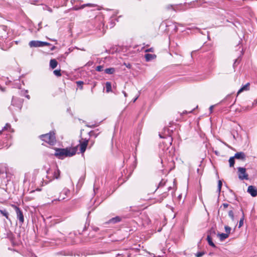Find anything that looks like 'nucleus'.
I'll return each mask as SVG.
<instances>
[{
  "label": "nucleus",
  "mask_w": 257,
  "mask_h": 257,
  "mask_svg": "<svg viewBox=\"0 0 257 257\" xmlns=\"http://www.w3.org/2000/svg\"><path fill=\"white\" fill-rule=\"evenodd\" d=\"M145 51V52H154V48H151L146 49Z\"/></svg>",
  "instance_id": "72a5a7b5"
},
{
  "label": "nucleus",
  "mask_w": 257,
  "mask_h": 257,
  "mask_svg": "<svg viewBox=\"0 0 257 257\" xmlns=\"http://www.w3.org/2000/svg\"><path fill=\"white\" fill-rule=\"evenodd\" d=\"M70 191L67 188H64L60 194L59 200H63L66 199L67 197L70 196Z\"/></svg>",
  "instance_id": "0eeeda50"
},
{
  "label": "nucleus",
  "mask_w": 257,
  "mask_h": 257,
  "mask_svg": "<svg viewBox=\"0 0 257 257\" xmlns=\"http://www.w3.org/2000/svg\"><path fill=\"white\" fill-rule=\"evenodd\" d=\"M166 181L165 180H164V179H162L160 182L159 183V185H158V186L157 187V188L156 189L155 191H156V190L160 187H163L166 184Z\"/></svg>",
  "instance_id": "393cba45"
},
{
  "label": "nucleus",
  "mask_w": 257,
  "mask_h": 257,
  "mask_svg": "<svg viewBox=\"0 0 257 257\" xmlns=\"http://www.w3.org/2000/svg\"><path fill=\"white\" fill-rule=\"evenodd\" d=\"M1 213L5 216L7 219L10 220L9 217V213L7 212V211L6 209H2L0 210Z\"/></svg>",
  "instance_id": "4be33fe9"
},
{
  "label": "nucleus",
  "mask_w": 257,
  "mask_h": 257,
  "mask_svg": "<svg viewBox=\"0 0 257 257\" xmlns=\"http://www.w3.org/2000/svg\"><path fill=\"white\" fill-rule=\"evenodd\" d=\"M83 8H81V6L80 7H78L77 6H74L73 8H72V10L74 11H78L81 9H83Z\"/></svg>",
  "instance_id": "2f4dec72"
},
{
  "label": "nucleus",
  "mask_w": 257,
  "mask_h": 257,
  "mask_svg": "<svg viewBox=\"0 0 257 257\" xmlns=\"http://www.w3.org/2000/svg\"><path fill=\"white\" fill-rule=\"evenodd\" d=\"M57 65H58V63L55 59H51L50 60V66L52 69L55 68L57 67Z\"/></svg>",
  "instance_id": "2eb2a0df"
},
{
  "label": "nucleus",
  "mask_w": 257,
  "mask_h": 257,
  "mask_svg": "<svg viewBox=\"0 0 257 257\" xmlns=\"http://www.w3.org/2000/svg\"><path fill=\"white\" fill-rule=\"evenodd\" d=\"M167 195H168V194H167L166 193H163V194H162V199H161V201L162 200H163V198H164L166 197V196H167Z\"/></svg>",
  "instance_id": "c9c22d12"
},
{
  "label": "nucleus",
  "mask_w": 257,
  "mask_h": 257,
  "mask_svg": "<svg viewBox=\"0 0 257 257\" xmlns=\"http://www.w3.org/2000/svg\"><path fill=\"white\" fill-rule=\"evenodd\" d=\"M235 158L234 157H231L229 158L228 162L229 163V167H233L234 166V163H235Z\"/></svg>",
  "instance_id": "5701e85b"
},
{
  "label": "nucleus",
  "mask_w": 257,
  "mask_h": 257,
  "mask_svg": "<svg viewBox=\"0 0 257 257\" xmlns=\"http://www.w3.org/2000/svg\"><path fill=\"white\" fill-rule=\"evenodd\" d=\"M77 1H80V2H81V1H80V0H71V3L73 5V4H74L76 2H77Z\"/></svg>",
  "instance_id": "ea45409f"
},
{
  "label": "nucleus",
  "mask_w": 257,
  "mask_h": 257,
  "mask_svg": "<svg viewBox=\"0 0 257 257\" xmlns=\"http://www.w3.org/2000/svg\"><path fill=\"white\" fill-rule=\"evenodd\" d=\"M243 220H244V213L242 212V216L240 218V219L239 220V226H238L239 228L241 227L243 225Z\"/></svg>",
  "instance_id": "bb28decb"
},
{
  "label": "nucleus",
  "mask_w": 257,
  "mask_h": 257,
  "mask_svg": "<svg viewBox=\"0 0 257 257\" xmlns=\"http://www.w3.org/2000/svg\"><path fill=\"white\" fill-rule=\"evenodd\" d=\"M231 95H228L226 97V98L223 100V101H224V100H227V99H229L230 98H231Z\"/></svg>",
  "instance_id": "79ce46f5"
},
{
  "label": "nucleus",
  "mask_w": 257,
  "mask_h": 257,
  "mask_svg": "<svg viewBox=\"0 0 257 257\" xmlns=\"http://www.w3.org/2000/svg\"><path fill=\"white\" fill-rule=\"evenodd\" d=\"M42 44H43V47H44L45 46L50 45V43H47V42H42Z\"/></svg>",
  "instance_id": "4c0bfd02"
},
{
  "label": "nucleus",
  "mask_w": 257,
  "mask_h": 257,
  "mask_svg": "<svg viewBox=\"0 0 257 257\" xmlns=\"http://www.w3.org/2000/svg\"><path fill=\"white\" fill-rule=\"evenodd\" d=\"M213 108H214V105H211L210 106L209 109H210V112H212Z\"/></svg>",
  "instance_id": "37998d69"
},
{
  "label": "nucleus",
  "mask_w": 257,
  "mask_h": 257,
  "mask_svg": "<svg viewBox=\"0 0 257 257\" xmlns=\"http://www.w3.org/2000/svg\"><path fill=\"white\" fill-rule=\"evenodd\" d=\"M257 104V98L255 99L253 102L252 103V107H254Z\"/></svg>",
  "instance_id": "f704fd0d"
},
{
  "label": "nucleus",
  "mask_w": 257,
  "mask_h": 257,
  "mask_svg": "<svg viewBox=\"0 0 257 257\" xmlns=\"http://www.w3.org/2000/svg\"><path fill=\"white\" fill-rule=\"evenodd\" d=\"M60 170L58 168L56 169L55 170V171L53 173V178H52V179H59V177H60Z\"/></svg>",
  "instance_id": "4468645a"
},
{
  "label": "nucleus",
  "mask_w": 257,
  "mask_h": 257,
  "mask_svg": "<svg viewBox=\"0 0 257 257\" xmlns=\"http://www.w3.org/2000/svg\"><path fill=\"white\" fill-rule=\"evenodd\" d=\"M217 236L219 237L221 241L224 240L228 237V233H218Z\"/></svg>",
  "instance_id": "dca6fc26"
},
{
  "label": "nucleus",
  "mask_w": 257,
  "mask_h": 257,
  "mask_svg": "<svg viewBox=\"0 0 257 257\" xmlns=\"http://www.w3.org/2000/svg\"><path fill=\"white\" fill-rule=\"evenodd\" d=\"M54 74L57 76H61V70H55L53 71Z\"/></svg>",
  "instance_id": "cd10ccee"
},
{
  "label": "nucleus",
  "mask_w": 257,
  "mask_h": 257,
  "mask_svg": "<svg viewBox=\"0 0 257 257\" xmlns=\"http://www.w3.org/2000/svg\"><path fill=\"white\" fill-rule=\"evenodd\" d=\"M41 25V22L39 24V26H40Z\"/></svg>",
  "instance_id": "5fc2aeb1"
},
{
  "label": "nucleus",
  "mask_w": 257,
  "mask_h": 257,
  "mask_svg": "<svg viewBox=\"0 0 257 257\" xmlns=\"http://www.w3.org/2000/svg\"><path fill=\"white\" fill-rule=\"evenodd\" d=\"M51 41H56V40H54V39H51Z\"/></svg>",
  "instance_id": "3c124183"
},
{
  "label": "nucleus",
  "mask_w": 257,
  "mask_h": 257,
  "mask_svg": "<svg viewBox=\"0 0 257 257\" xmlns=\"http://www.w3.org/2000/svg\"><path fill=\"white\" fill-rule=\"evenodd\" d=\"M77 84H78V85H83V82L81 81H77Z\"/></svg>",
  "instance_id": "a19ab883"
},
{
  "label": "nucleus",
  "mask_w": 257,
  "mask_h": 257,
  "mask_svg": "<svg viewBox=\"0 0 257 257\" xmlns=\"http://www.w3.org/2000/svg\"><path fill=\"white\" fill-rule=\"evenodd\" d=\"M97 229H98V228H95V230H96H96H97Z\"/></svg>",
  "instance_id": "6e6d98bb"
},
{
  "label": "nucleus",
  "mask_w": 257,
  "mask_h": 257,
  "mask_svg": "<svg viewBox=\"0 0 257 257\" xmlns=\"http://www.w3.org/2000/svg\"><path fill=\"white\" fill-rule=\"evenodd\" d=\"M247 192L252 197H255L257 196V189L255 187L251 185L248 187Z\"/></svg>",
  "instance_id": "6e6552de"
},
{
  "label": "nucleus",
  "mask_w": 257,
  "mask_h": 257,
  "mask_svg": "<svg viewBox=\"0 0 257 257\" xmlns=\"http://www.w3.org/2000/svg\"><path fill=\"white\" fill-rule=\"evenodd\" d=\"M24 92L27 93H28V90H25Z\"/></svg>",
  "instance_id": "603ef678"
},
{
  "label": "nucleus",
  "mask_w": 257,
  "mask_h": 257,
  "mask_svg": "<svg viewBox=\"0 0 257 257\" xmlns=\"http://www.w3.org/2000/svg\"><path fill=\"white\" fill-rule=\"evenodd\" d=\"M13 132L11 128V125L9 123H7L4 128L0 131V149L2 146L8 147L11 145L8 143L5 142V140H9L11 136L8 133Z\"/></svg>",
  "instance_id": "f257e3e1"
},
{
  "label": "nucleus",
  "mask_w": 257,
  "mask_h": 257,
  "mask_svg": "<svg viewBox=\"0 0 257 257\" xmlns=\"http://www.w3.org/2000/svg\"><path fill=\"white\" fill-rule=\"evenodd\" d=\"M55 48V46H53L51 48V50H54Z\"/></svg>",
  "instance_id": "de8ad7c7"
},
{
  "label": "nucleus",
  "mask_w": 257,
  "mask_h": 257,
  "mask_svg": "<svg viewBox=\"0 0 257 257\" xmlns=\"http://www.w3.org/2000/svg\"><path fill=\"white\" fill-rule=\"evenodd\" d=\"M224 228L226 233H228V235H229L231 231V228L228 226H225Z\"/></svg>",
  "instance_id": "7c9ffc66"
},
{
  "label": "nucleus",
  "mask_w": 257,
  "mask_h": 257,
  "mask_svg": "<svg viewBox=\"0 0 257 257\" xmlns=\"http://www.w3.org/2000/svg\"><path fill=\"white\" fill-rule=\"evenodd\" d=\"M47 10L49 11L50 12H52V9L49 8V7H47Z\"/></svg>",
  "instance_id": "c03bdc74"
},
{
  "label": "nucleus",
  "mask_w": 257,
  "mask_h": 257,
  "mask_svg": "<svg viewBox=\"0 0 257 257\" xmlns=\"http://www.w3.org/2000/svg\"><path fill=\"white\" fill-rule=\"evenodd\" d=\"M29 46L31 47H43L42 41H31L29 42Z\"/></svg>",
  "instance_id": "9d476101"
},
{
  "label": "nucleus",
  "mask_w": 257,
  "mask_h": 257,
  "mask_svg": "<svg viewBox=\"0 0 257 257\" xmlns=\"http://www.w3.org/2000/svg\"><path fill=\"white\" fill-rule=\"evenodd\" d=\"M228 215L231 218V219H232V220H234V214H233V211L231 210H230L229 212H228Z\"/></svg>",
  "instance_id": "c85d7f7f"
},
{
  "label": "nucleus",
  "mask_w": 257,
  "mask_h": 257,
  "mask_svg": "<svg viewBox=\"0 0 257 257\" xmlns=\"http://www.w3.org/2000/svg\"><path fill=\"white\" fill-rule=\"evenodd\" d=\"M222 206H223V207L224 208H226L228 206V204H227V203H223L222 204Z\"/></svg>",
  "instance_id": "58836bf2"
},
{
  "label": "nucleus",
  "mask_w": 257,
  "mask_h": 257,
  "mask_svg": "<svg viewBox=\"0 0 257 257\" xmlns=\"http://www.w3.org/2000/svg\"><path fill=\"white\" fill-rule=\"evenodd\" d=\"M222 182L221 180H219L218 182V191L219 192H220L221 186H222Z\"/></svg>",
  "instance_id": "c756f323"
},
{
  "label": "nucleus",
  "mask_w": 257,
  "mask_h": 257,
  "mask_svg": "<svg viewBox=\"0 0 257 257\" xmlns=\"http://www.w3.org/2000/svg\"><path fill=\"white\" fill-rule=\"evenodd\" d=\"M252 108H253L252 107V105L251 106L247 105L246 106H242L241 108V109L243 111H247L250 110Z\"/></svg>",
  "instance_id": "a878e982"
},
{
  "label": "nucleus",
  "mask_w": 257,
  "mask_h": 257,
  "mask_svg": "<svg viewBox=\"0 0 257 257\" xmlns=\"http://www.w3.org/2000/svg\"><path fill=\"white\" fill-rule=\"evenodd\" d=\"M55 156L59 159H63L68 157H72L75 155V148L57 149L55 150Z\"/></svg>",
  "instance_id": "f03ea898"
},
{
  "label": "nucleus",
  "mask_w": 257,
  "mask_h": 257,
  "mask_svg": "<svg viewBox=\"0 0 257 257\" xmlns=\"http://www.w3.org/2000/svg\"><path fill=\"white\" fill-rule=\"evenodd\" d=\"M203 254H204V253L202 252H198L197 254H196V256L197 257H201L203 255Z\"/></svg>",
  "instance_id": "e433bc0d"
},
{
  "label": "nucleus",
  "mask_w": 257,
  "mask_h": 257,
  "mask_svg": "<svg viewBox=\"0 0 257 257\" xmlns=\"http://www.w3.org/2000/svg\"><path fill=\"white\" fill-rule=\"evenodd\" d=\"M42 141L48 143L51 145H53L56 142L55 134L53 132L42 135L40 136Z\"/></svg>",
  "instance_id": "7ed1b4c3"
},
{
  "label": "nucleus",
  "mask_w": 257,
  "mask_h": 257,
  "mask_svg": "<svg viewBox=\"0 0 257 257\" xmlns=\"http://www.w3.org/2000/svg\"><path fill=\"white\" fill-rule=\"evenodd\" d=\"M249 83H246L245 85L242 86L238 91L237 93V95L241 93L244 91H247L249 89Z\"/></svg>",
  "instance_id": "f8f14e48"
},
{
  "label": "nucleus",
  "mask_w": 257,
  "mask_h": 257,
  "mask_svg": "<svg viewBox=\"0 0 257 257\" xmlns=\"http://www.w3.org/2000/svg\"><path fill=\"white\" fill-rule=\"evenodd\" d=\"M86 7H97V5H95V4H90V3H88V4H83L82 5H81V8H84Z\"/></svg>",
  "instance_id": "b1692460"
},
{
  "label": "nucleus",
  "mask_w": 257,
  "mask_h": 257,
  "mask_svg": "<svg viewBox=\"0 0 257 257\" xmlns=\"http://www.w3.org/2000/svg\"><path fill=\"white\" fill-rule=\"evenodd\" d=\"M238 178L241 180H248V175L246 172V169L242 167H238Z\"/></svg>",
  "instance_id": "39448f33"
},
{
  "label": "nucleus",
  "mask_w": 257,
  "mask_h": 257,
  "mask_svg": "<svg viewBox=\"0 0 257 257\" xmlns=\"http://www.w3.org/2000/svg\"><path fill=\"white\" fill-rule=\"evenodd\" d=\"M88 141L87 140H85L83 141L82 142H80L79 144L80 146V150L81 153H83L86 149V147L88 145Z\"/></svg>",
  "instance_id": "9b49d317"
},
{
  "label": "nucleus",
  "mask_w": 257,
  "mask_h": 257,
  "mask_svg": "<svg viewBox=\"0 0 257 257\" xmlns=\"http://www.w3.org/2000/svg\"><path fill=\"white\" fill-rule=\"evenodd\" d=\"M120 221V217L118 216H116V217H113V218L110 219L109 220V223H115L119 222Z\"/></svg>",
  "instance_id": "a211bd4d"
},
{
  "label": "nucleus",
  "mask_w": 257,
  "mask_h": 257,
  "mask_svg": "<svg viewBox=\"0 0 257 257\" xmlns=\"http://www.w3.org/2000/svg\"><path fill=\"white\" fill-rule=\"evenodd\" d=\"M176 5H173L171 4L167 5L165 7V9L167 11H170V10H173V11H176Z\"/></svg>",
  "instance_id": "f3484780"
},
{
  "label": "nucleus",
  "mask_w": 257,
  "mask_h": 257,
  "mask_svg": "<svg viewBox=\"0 0 257 257\" xmlns=\"http://www.w3.org/2000/svg\"><path fill=\"white\" fill-rule=\"evenodd\" d=\"M171 189V187H169L168 188V190L169 191Z\"/></svg>",
  "instance_id": "8fccbe9b"
},
{
  "label": "nucleus",
  "mask_w": 257,
  "mask_h": 257,
  "mask_svg": "<svg viewBox=\"0 0 257 257\" xmlns=\"http://www.w3.org/2000/svg\"><path fill=\"white\" fill-rule=\"evenodd\" d=\"M233 157L235 159L240 160L241 161H244L246 158L245 153L242 152H239L235 153Z\"/></svg>",
  "instance_id": "1a4fd4ad"
},
{
  "label": "nucleus",
  "mask_w": 257,
  "mask_h": 257,
  "mask_svg": "<svg viewBox=\"0 0 257 257\" xmlns=\"http://www.w3.org/2000/svg\"><path fill=\"white\" fill-rule=\"evenodd\" d=\"M95 70L97 71L100 72V71H102V70H103V66L101 65L98 66L96 67Z\"/></svg>",
  "instance_id": "473e14b6"
},
{
  "label": "nucleus",
  "mask_w": 257,
  "mask_h": 257,
  "mask_svg": "<svg viewBox=\"0 0 257 257\" xmlns=\"http://www.w3.org/2000/svg\"><path fill=\"white\" fill-rule=\"evenodd\" d=\"M10 109L11 110H12V111L13 110V109L12 108V107H10Z\"/></svg>",
  "instance_id": "864d4df0"
},
{
  "label": "nucleus",
  "mask_w": 257,
  "mask_h": 257,
  "mask_svg": "<svg viewBox=\"0 0 257 257\" xmlns=\"http://www.w3.org/2000/svg\"><path fill=\"white\" fill-rule=\"evenodd\" d=\"M207 241L208 242V244L211 246L212 247H216V245H215V244L213 242L212 240V238L211 237H210V235H207Z\"/></svg>",
  "instance_id": "412c9836"
},
{
  "label": "nucleus",
  "mask_w": 257,
  "mask_h": 257,
  "mask_svg": "<svg viewBox=\"0 0 257 257\" xmlns=\"http://www.w3.org/2000/svg\"><path fill=\"white\" fill-rule=\"evenodd\" d=\"M106 91L108 93L111 91V84L110 82H106L105 83Z\"/></svg>",
  "instance_id": "6ab92c4d"
},
{
  "label": "nucleus",
  "mask_w": 257,
  "mask_h": 257,
  "mask_svg": "<svg viewBox=\"0 0 257 257\" xmlns=\"http://www.w3.org/2000/svg\"><path fill=\"white\" fill-rule=\"evenodd\" d=\"M145 57L146 61L148 62L155 59L156 58V55L155 54H146L145 55Z\"/></svg>",
  "instance_id": "ddd939ff"
},
{
  "label": "nucleus",
  "mask_w": 257,
  "mask_h": 257,
  "mask_svg": "<svg viewBox=\"0 0 257 257\" xmlns=\"http://www.w3.org/2000/svg\"><path fill=\"white\" fill-rule=\"evenodd\" d=\"M17 218L19 220V224L22 225L24 222V217L22 211L17 207V206H14Z\"/></svg>",
  "instance_id": "423d86ee"
},
{
  "label": "nucleus",
  "mask_w": 257,
  "mask_h": 257,
  "mask_svg": "<svg viewBox=\"0 0 257 257\" xmlns=\"http://www.w3.org/2000/svg\"><path fill=\"white\" fill-rule=\"evenodd\" d=\"M138 97H137L136 98H134V102H135L136 100L138 99Z\"/></svg>",
  "instance_id": "09e8293b"
},
{
  "label": "nucleus",
  "mask_w": 257,
  "mask_h": 257,
  "mask_svg": "<svg viewBox=\"0 0 257 257\" xmlns=\"http://www.w3.org/2000/svg\"><path fill=\"white\" fill-rule=\"evenodd\" d=\"M104 71L106 74H112L115 72V69L114 68H108L105 69Z\"/></svg>",
  "instance_id": "aec40b11"
},
{
  "label": "nucleus",
  "mask_w": 257,
  "mask_h": 257,
  "mask_svg": "<svg viewBox=\"0 0 257 257\" xmlns=\"http://www.w3.org/2000/svg\"><path fill=\"white\" fill-rule=\"evenodd\" d=\"M122 93H123L124 96L125 97H126V96H127V94H126V93L125 91H123V92H122Z\"/></svg>",
  "instance_id": "49530a36"
},
{
  "label": "nucleus",
  "mask_w": 257,
  "mask_h": 257,
  "mask_svg": "<svg viewBox=\"0 0 257 257\" xmlns=\"http://www.w3.org/2000/svg\"><path fill=\"white\" fill-rule=\"evenodd\" d=\"M23 103V100L20 98L13 97L12 100V105L16 107V110H21Z\"/></svg>",
  "instance_id": "20e7f679"
},
{
  "label": "nucleus",
  "mask_w": 257,
  "mask_h": 257,
  "mask_svg": "<svg viewBox=\"0 0 257 257\" xmlns=\"http://www.w3.org/2000/svg\"><path fill=\"white\" fill-rule=\"evenodd\" d=\"M25 97H26L27 98H28V99H29L30 98V95H28V94H26V95H25Z\"/></svg>",
  "instance_id": "a18cd8bd"
}]
</instances>
